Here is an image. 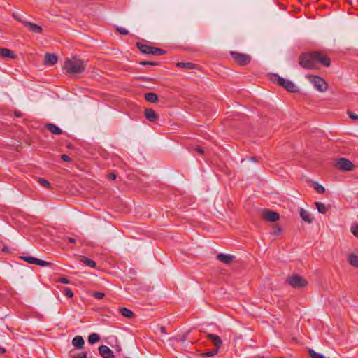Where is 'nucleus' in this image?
<instances>
[{
    "label": "nucleus",
    "instance_id": "obj_1",
    "mask_svg": "<svg viewBox=\"0 0 358 358\" xmlns=\"http://www.w3.org/2000/svg\"><path fill=\"white\" fill-rule=\"evenodd\" d=\"M318 63L324 66H329L331 60L329 57L319 51L303 52L299 57V64L306 69H317Z\"/></svg>",
    "mask_w": 358,
    "mask_h": 358
},
{
    "label": "nucleus",
    "instance_id": "obj_2",
    "mask_svg": "<svg viewBox=\"0 0 358 358\" xmlns=\"http://www.w3.org/2000/svg\"><path fill=\"white\" fill-rule=\"evenodd\" d=\"M63 68L68 74L76 76L85 71V64L83 60L73 57L65 60Z\"/></svg>",
    "mask_w": 358,
    "mask_h": 358
},
{
    "label": "nucleus",
    "instance_id": "obj_3",
    "mask_svg": "<svg viewBox=\"0 0 358 358\" xmlns=\"http://www.w3.org/2000/svg\"><path fill=\"white\" fill-rule=\"evenodd\" d=\"M272 81L289 92L294 93L299 91L298 87L292 81L285 79L278 74H273L272 76Z\"/></svg>",
    "mask_w": 358,
    "mask_h": 358
},
{
    "label": "nucleus",
    "instance_id": "obj_4",
    "mask_svg": "<svg viewBox=\"0 0 358 358\" xmlns=\"http://www.w3.org/2000/svg\"><path fill=\"white\" fill-rule=\"evenodd\" d=\"M286 284L293 288H303L308 285V281L301 275L295 274L289 275L285 280Z\"/></svg>",
    "mask_w": 358,
    "mask_h": 358
},
{
    "label": "nucleus",
    "instance_id": "obj_5",
    "mask_svg": "<svg viewBox=\"0 0 358 358\" xmlns=\"http://www.w3.org/2000/svg\"><path fill=\"white\" fill-rule=\"evenodd\" d=\"M136 46L138 48V50L144 54H149L158 56L164 55L166 52L164 50H162L160 48L150 46L148 45L143 44L141 43H137Z\"/></svg>",
    "mask_w": 358,
    "mask_h": 358
},
{
    "label": "nucleus",
    "instance_id": "obj_6",
    "mask_svg": "<svg viewBox=\"0 0 358 358\" xmlns=\"http://www.w3.org/2000/svg\"><path fill=\"white\" fill-rule=\"evenodd\" d=\"M308 78L317 91L324 92L327 90L328 85L322 78L313 75L308 76Z\"/></svg>",
    "mask_w": 358,
    "mask_h": 358
},
{
    "label": "nucleus",
    "instance_id": "obj_7",
    "mask_svg": "<svg viewBox=\"0 0 358 358\" xmlns=\"http://www.w3.org/2000/svg\"><path fill=\"white\" fill-rule=\"evenodd\" d=\"M230 55L234 60L241 66H245L249 64L251 61V57L249 55L231 51Z\"/></svg>",
    "mask_w": 358,
    "mask_h": 358
},
{
    "label": "nucleus",
    "instance_id": "obj_8",
    "mask_svg": "<svg viewBox=\"0 0 358 358\" xmlns=\"http://www.w3.org/2000/svg\"><path fill=\"white\" fill-rule=\"evenodd\" d=\"M336 167L342 171H349L354 169V164L349 159L345 158H340L336 160Z\"/></svg>",
    "mask_w": 358,
    "mask_h": 358
},
{
    "label": "nucleus",
    "instance_id": "obj_9",
    "mask_svg": "<svg viewBox=\"0 0 358 358\" xmlns=\"http://www.w3.org/2000/svg\"><path fill=\"white\" fill-rule=\"evenodd\" d=\"M20 258L31 264H36L41 266H50L52 265L51 262H46L31 256H23Z\"/></svg>",
    "mask_w": 358,
    "mask_h": 358
},
{
    "label": "nucleus",
    "instance_id": "obj_10",
    "mask_svg": "<svg viewBox=\"0 0 358 358\" xmlns=\"http://www.w3.org/2000/svg\"><path fill=\"white\" fill-rule=\"evenodd\" d=\"M206 338L210 341L212 344L215 346V348L219 350L222 345V341L220 336L210 333H206Z\"/></svg>",
    "mask_w": 358,
    "mask_h": 358
},
{
    "label": "nucleus",
    "instance_id": "obj_11",
    "mask_svg": "<svg viewBox=\"0 0 358 358\" xmlns=\"http://www.w3.org/2000/svg\"><path fill=\"white\" fill-rule=\"evenodd\" d=\"M99 352L103 358H114L113 352L106 345L99 346Z\"/></svg>",
    "mask_w": 358,
    "mask_h": 358
},
{
    "label": "nucleus",
    "instance_id": "obj_12",
    "mask_svg": "<svg viewBox=\"0 0 358 358\" xmlns=\"http://www.w3.org/2000/svg\"><path fill=\"white\" fill-rule=\"evenodd\" d=\"M263 218L269 222H276L279 220V215L273 211L265 210L262 213Z\"/></svg>",
    "mask_w": 358,
    "mask_h": 358
},
{
    "label": "nucleus",
    "instance_id": "obj_13",
    "mask_svg": "<svg viewBox=\"0 0 358 358\" xmlns=\"http://www.w3.org/2000/svg\"><path fill=\"white\" fill-rule=\"evenodd\" d=\"M234 258V255L223 253H220L217 256V259L226 265L231 264Z\"/></svg>",
    "mask_w": 358,
    "mask_h": 358
},
{
    "label": "nucleus",
    "instance_id": "obj_14",
    "mask_svg": "<svg viewBox=\"0 0 358 358\" xmlns=\"http://www.w3.org/2000/svg\"><path fill=\"white\" fill-rule=\"evenodd\" d=\"M57 61L58 58L56 55L51 53H45L44 59L45 64L52 66L55 64L57 62Z\"/></svg>",
    "mask_w": 358,
    "mask_h": 358
},
{
    "label": "nucleus",
    "instance_id": "obj_15",
    "mask_svg": "<svg viewBox=\"0 0 358 358\" xmlns=\"http://www.w3.org/2000/svg\"><path fill=\"white\" fill-rule=\"evenodd\" d=\"M145 116L148 120L154 122L158 119V115L152 108H146L145 110Z\"/></svg>",
    "mask_w": 358,
    "mask_h": 358
},
{
    "label": "nucleus",
    "instance_id": "obj_16",
    "mask_svg": "<svg viewBox=\"0 0 358 358\" xmlns=\"http://www.w3.org/2000/svg\"><path fill=\"white\" fill-rule=\"evenodd\" d=\"M301 218L306 222L312 223L313 218L312 215L303 208H301L299 211Z\"/></svg>",
    "mask_w": 358,
    "mask_h": 358
},
{
    "label": "nucleus",
    "instance_id": "obj_17",
    "mask_svg": "<svg viewBox=\"0 0 358 358\" xmlns=\"http://www.w3.org/2000/svg\"><path fill=\"white\" fill-rule=\"evenodd\" d=\"M25 26L32 32L34 33H41L42 31V28L41 26L36 24L34 23L30 22H23Z\"/></svg>",
    "mask_w": 358,
    "mask_h": 358
},
{
    "label": "nucleus",
    "instance_id": "obj_18",
    "mask_svg": "<svg viewBox=\"0 0 358 358\" xmlns=\"http://www.w3.org/2000/svg\"><path fill=\"white\" fill-rule=\"evenodd\" d=\"M45 128L55 135H59L62 133V130L59 127L52 123H47Z\"/></svg>",
    "mask_w": 358,
    "mask_h": 358
},
{
    "label": "nucleus",
    "instance_id": "obj_19",
    "mask_svg": "<svg viewBox=\"0 0 358 358\" xmlns=\"http://www.w3.org/2000/svg\"><path fill=\"white\" fill-rule=\"evenodd\" d=\"M72 344L76 348L80 349L84 345L85 341L81 336H76L73 338Z\"/></svg>",
    "mask_w": 358,
    "mask_h": 358
},
{
    "label": "nucleus",
    "instance_id": "obj_20",
    "mask_svg": "<svg viewBox=\"0 0 358 358\" xmlns=\"http://www.w3.org/2000/svg\"><path fill=\"white\" fill-rule=\"evenodd\" d=\"M0 55L3 57H8V58H12V59L15 57V55L13 52V51H11L9 49L3 48H0Z\"/></svg>",
    "mask_w": 358,
    "mask_h": 358
},
{
    "label": "nucleus",
    "instance_id": "obj_21",
    "mask_svg": "<svg viewBox=\"0 0 358 358\" xmlns=\"http://www.w3.org/2000/svg\"><path fill=\"white\" fill-rule=\"evenodd\" d=\"M80 262L84 263L86 266L90 268H96V263L94 260L84 256L80 257Z\"/></svg>",
    "mask_w": 358,
    "mask_h": 358
},
{
    "label": "nucleus",
    "instance_id": "obj_22",
    "mask_svg": "<svg viewBox=\"0 0 358 358\" xmlns=\"http://www.w3.org/2000/svg\"><path fill=\"white\" fill-rule=\"evenodd\" d=\"M119 313L124 317H127V318H132L134 316V313L125 308V307H121L119 308Z\"/></svg>",
    "mask_w": 358,
    "mask_h": 358
},
{
    "label": "nucleus",
    "instance_id": "obj_23",
    "mask_svg": "<svg viewBox=\"0 0 358 358\" xmlns=\"http://www.w3.org/2000/svg\"><path fill=\"white\" fill-rule=\"evenodd\" d=\"M145 99L149 103H156L158 101V96L155 93L149 92L145 94Z\"/></svg>",
    "mask_w": 358,
    "mask_h": 358
},
{
    "label": "nucleus",
    "instance_id": "obj_24",
    "mask_svg": "<svg viewBox=\"0 0 358 358\" xmlns=\"http://www.w3.org/2000/svg\"><path fill=\"white\" fill-rule=\"evenodd\" d=\"M315 206L318 212L321 214H325L329 209V206H326L321 202H315Z\"/></svg>",
    "mask_w": 358,
    "mask_h": 358
},
{
    "label": "nucleus",
    "instance_id": "obj_25",
    "mask_svg": "<svg viewBox=\"0 0 358 358\" xmlns=\"http://www.w3.org/2000/svg\"><path fill=\"white\" fill-rule=\"evenodd\" d=\"M176 66L179 68H187L189 69H194L196 68V65L192 62H178L176 64Z\"/></svg>",
    "mask_w": 358,
    "mask_h": 358
},
{
    "label": "nucleus",
    "instance_id": "obj_26",
    "mask_svg": "<svg viewBox=\"0 0 358 358\" xmlns=\"http://www.w3.org/2000/svg\"><path fill=\"white\" fill-rule=\"evenodd\" d=\"M350 264L355 266L358 267V256L355 254H350L348 257Z\"/></svg>",
    "mask_w": 358,
    "mask_h": 358
},
{
    "label": "nucleus",
    "instance_id": "obj_27",
    "mask_svg": "<svg viewBox=\"0 0 358 358\" xmlns=\"http://www.w3.org/2000/svg\"><path fill=\"white\" fill-rule=\"evenodd\" d=\"M100 340V336L96 333L91 334L88 337V342L91 344H94Z\"/></svg>",
    "mask_w": 358,
    "mask_h": 358
},
{
    "label": "nucleus",
    "instance_id": "obj_28",
    "mask_svg": "<svg viewBox=\"0 0 358 358\" xmlns=\"http://www.w3.org/2000/svg\"><path fill=\"white\" fill-rule=\"evenodd\" d=\"M218 351H219V350H217V348H214V349L210 350L206 352L202 353L201 355L203 357H213L217 354Z\"/></svg>",
    "mask_w": 358,
    "mask_h": 358
},
{
    "label": "nucleus",
    "instance_id": "obj_29",
    "mask_svg": "<svg viewBox=\"0 0 358 358\" xmlns=\"http://www.w3.org/2000/svg\"><path fill=\"white\" fill-rule=\"evenodd\" d=\"M308 353L311 358H325L323 355L316 352L312 349L309 350Z\"/></svg>",
    "mask_w": 358,
    "mask_h": 358
},
{
    "label": "nucleus",
    "instance_id": "obj_30",
    "mask_svg": "<svg viewBox=\"0 0 358 358\" xmlns=\"http://www.w3.org/2000/svg\"><path fill=\"white\" fill-rule=\"evenodd\" d=\"M314 189L320 194L324 193L325 191L324 187L317 182L314 183Z\"/></svg>",
    "mask_w": 358,
    "mask_h": 358
},
{
    "label": "nucleus",
    "instance_id": "obj_31",
    "mask_svg": "<svg viewBox=\"0 0 358 358\" xmlns=\"http://www.w3.org/2000/svg\"><path fill=\"white\" fill-rule=\"evenodd\" d=\"M38 183L45 187H50V182L47 180H45L43 178H38Z\"/></svg>",
    "mask_w": 358,
    "mask_h": 358
},
{
    "label": "nucleus",
    "instance_id": "obj_32",
    "mask_svg": "<svg viewBox=\"0 0 358 358\" xmlns=\"http://www.w3.org/2000/svg\"><path fill=\"white\" fill-rule=\"evenodd\" d=\"M64 294L68 298H72L73 293L72 290L69 287H65L64 289Z\"/></svg>",
    "mask_w": 358,
    "mask_h": 358
},
{
    "label": "nucleus",
    "instance_id": "obj_33",
    "mask_svg": "<svg viewBox=\"0 0 358 358\" xmlns=\"http://www.w3.org/2000/svg\"><path fill=\"white\" fill-rule=\"evenodd\" d=\"M350 231L355 236L358 238V224L352 225Z\"/></svg>",
    "mask_w": 358,
    "mask_h": 358
},
{
    "label": "nucleus",
    "instance_id": "obj_34",
    "mask_svg": "<svg viewBox=\"0 0 358 358\" xmlns=\"http://www.w3.org/2000/svg\"><path fill=\"white\" fill-rule=\"evenodd\" d=\"M116 30L120 34H122V35H127V34H129L128 30H127L125 28L117 27L116 28Z\"/></svg>",
    "mask_w": 358,
    "mask_h": 358
},
{
    "label": "nucleus",
    "instance_id": "obj_35",
    "mask_svg": "<svg viewBox=\"0 0 358 358\" xmlns=\"http://www.w3.org/2000/svg\"><path fill=\"white\" fill-rule=\"evenodd\" d=\"M139 64L141 65H143V66H147V65L157 66V65H158V63H157V62H148V61H141L139 62Z\"/></svg>",
    "mask_w": 358,
    "mask_h": 358
},
{
    "label": "nucleus",
    "instance_id": "obj_36",
    "mask_svg": "<svg viewBox=\"0 0 358 358\" xmlns=\"http://www.w3.org/2000/svg\"><path fill=\"white\" fill-rule=\"evenodd\" d=\"M92 296L97 299H101L105 296V294L103 292H94Z\"/></svg>",
    "mask_w": 358,
    "mask_h": 358
},
{
    "label": "nucleus",
    "instance_id": "obj_37",
    "mask_svg": "<svg viewBox=\"0 0 358 358\" xmlns=\"http://www.w3.org/2000/svg\"><path fill=\"white\" fill-rule=\"evenodd\" d=\"M348 115L351 119H352L354 120H358V115L355 114V113H353L352 111H348Z\"/></svg>",
    "mask_w": 358,
    "mask_h": 358
},
{
    "label": "nucleus",
    "instance_id": "obj_38",
    "mask_svg": "<svg viewBox=\"0 0 358 358\" xmlns=\"http://www.w3.org/2000/svg\"><path fill=\"white\" fill-rule=\"evenodd\" d=\"M194 150H195L196 152L199 153V154H203L204 152V150H203V148H201L200 146H195L194 148Z\"/></svg>",
    "mask_w": 358,
    "mask_h": 358
},
{
    "label": "nucleus",
    "instance_id": "obj_39",
    "mask_svg": "<svg viewBox=\"0 0 358 358\" xmlns=\"http://www.w3.org/2000/svg\"><path fill=\"white\" fill-rule=\"evenodd\" d=\"M87 353L85 352H83L81 353L78 354L74 358H86Z\"/></svg>",
    "mask_w": 358,
    "mask_h": 358
},
{
    "label": "nucleus",
    "instance_id": "obj_40",
    "mask_svg": "<svg viewBox=\"0 0 358 358\" xmlns=\"http://www.w3.org/2000/svg\"><path fill=\"white\" fill-rule=\"evenodd\" d=\"M61 159L64 162H70L71 158L67 155H62Z\"/></svg>",
    "mask_w": 358,
    "mask_h": 358
},
{
    "label": "nucleus",
    "instance_id": "obj_41",
    "mask_svg": "<svg viewBox=\"0 0 358 358\" xmlns=\"http://www.w3.org/2000/svg\"><path fill=\"white\" fill-rule=\"evenodd\" d=\"M116 175L113 173H110L108 175L107 178L108 180H113L115 179H116Z\"/></svg>",
    "mask_w": 358,
    "mask_h": 358
},
{
    "label": "nucleus",
    "instance_id": "obj_42",
    "mask_svg": "<svg viewBox=\"0 0 358 358\" xmlns=\"http://www.w3.org/2000/svg\"><path fill=\"white\" fill-rule=\"evenodd\" d=\"M59 282L62 284H69V280L66 278H61L59 279Z\"/></svg>",
    "mask_w": 358,
    "mask_h": 358
},
{
    "label": "nucleus",
    "instance_id": "obj_43",
    "mask_svg": "<svg viewBox=\"0 0 358 358\" xmlns=\"http://www.w3.org/2000/svg\"><path fill=\"white\" fill-rule=\"evenodd\" d=\"M160 333L162 334H166V327L164 326L160 327L159 328Z\"/></svg>",
    "mask_w": 358,
    "mask_h": 358
},
{
    "label": "nucleus",
    "instance_id": "obj_44",
    "mask_svg": "<svg viewBox=\"0 0 358 358\" xmlns=\"http://www.w3.org/2000/svg\"><path fill=\"white\" fill-rule=\"evenodd\" d=\"M66 239L68 240V241L69 243H76V239H74L73 238L68 237V238H66Z\"/></svg>",
    "mask_w": 358,
    "mask_h": 358
},
{
    "label": "nucleus",
    "instance_id": "obj_45",
    "mask_svg": "<svg viewBox=\"0 0 358 358\" xmlns=\"http://www.w3.org/2000/svg\"><path fill=\"white\" fill-rule=\"evenodd\" d=\"M115 348V350L119 352H121V350H122V348L120 345H116Z\"/></svg>",
    "mask_w": 358,
    "mask_h": 358
},
{
    "label": "nucleus",
    "instance_id": "obj_46",
    "mask_svg": "<svg viewBox=\"0 0 358 358\" xmlns=\"http://www.w3.org/2000/svg\"><path fill=\"white\" fill-rule=\"evenodd\" d=\"M13 17H14L17 20H18L19 22H22V23H23V22H24V21H23L22 20H21V19L20 18V17H17L15 15H13Z\"/></svg>",
    "mask_w": 358,
    "mask_h": 358
},
{
    "label": "nucleus",
    "instance_id": "obj_47",
    "mask_svg": "<svg viewBox=\"0 0 358 358\" xmlns=\"http://www.w3.org/2000/svg\"><path fill=\"white\" fill-rule=\"evenodd\" d=\"M15 115L16 117H21V113L20 111H15Z\"/></svg>",
    "mask_w": 358,
    "mask_h": 358
},
{
    "label": "nucleus",
    "instance_id": "obj_48",
    "mask_svg": "<svg viewBox=\"0 0 358 358\" xmlns=\"http://www.w3.org/2000/svg\"><path fill=\"white\" fill-rule=\"evenodd\" d=\"M5 352H6V350L3 348L0 347V353L3 354Z\"/></svg>",
    "mask_w": 358,
    "mask_h": 358
},
{
    "label": "nucleus",
    "instance_id": "obj_49",
    "mask_svg": "<svg viewBox=\"0 0 358 358\" xmlns=\"http://www.w3.org/2000/svg\"><path fill=\"white\" fill-rule=\"evenodd\" d=\"M280 231V229H278V230H276V231H275V234H277L278 232H279Z\"/></svg>",
    "mask_w": 358,
    "mask_h": 358
},
{
    "label": "nucleus",
    "instance_id": "obj_50",
    "mask_svg": "<svg viewBox=\"0 0 358 358\" xmlns=\"http://www.w3.org/2000/svg\"><path fill=\"white\" fill-rule=\"evenodd\" d=\"M280 231V229H278V230H276V231H275V234H277L278 232H279Z\"/></svg>",
    "mask_w": 358,
    "mask_h": 358
}]
</instances>
